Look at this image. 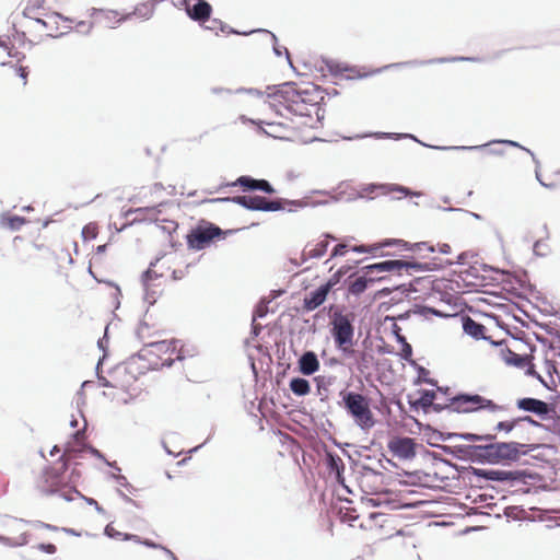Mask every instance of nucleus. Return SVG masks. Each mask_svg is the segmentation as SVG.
<instances>
[{"mask_svg": "<svg viewBox=\"0 0 560 560\" xmlns=\"http://www.w3.org/2000/svg\"><path fill=\"white\" fill-rule=\"evenodd\" d=\"M353 322L354 315L352 313L343 314L341 311H335L330 317V334L335 346L346 358H353L358 353L353 349Z\"/></svg>", "mask_w": 560, "mask_h": 560, "instance_id": "1", "label": "nucleus"}, {"mask_svg": "<svg viewBox=\"0 0 560 560\" xmlns=\"http://www.w3.org/2000/svg\"><path fill=\"white\" fill-rule=\"evenodd\" d=\"M341 397V405L347 413L353 419L354 423L362 430H370L374 427V416L370 408V400L364 395L352 392L341 390L339 393Z\"/></svg>", "mask_w": 560, "mask_h": 560, "instance_id": "2", "label": "nucleus"}, {"mask_svg": "<svg viewBox=\"0 0 560 560\" xmlns=\"http://www.w3.org/2000/svg\"><path fill=\"white\" fill-rule=\"evenodd\" d=\"M110 380H107V388L112 387L115 390L107 393V398H110L112 402L128 404L132 399V395L127 392L135 381L132 374L127 373L125 365H117L109 372Z\"/></svg>", "mask_w": 560, "mask_h": 560, "instance_id": "3", "label": "nucleus"}, {"mask_svg": "<svg viewBox=\"0 0 560 560\" xmlns=\"http://www.w3.org/2000/svg\"><path fill=\"white\" fill-rule=\"evenodd\" d=\"M495 465H511L517 463L522 456L528 455L539 448V444H525L515 441L498 442L493 440Z\"/></svg>", "mask_w": 560, "mask_h": 560, "instance_id": "4", "label": "nucleus"}, {"mask_svg": "<svg viewBox=\"0 0 560 560\" xmlns=\"http://www.w3.org/2000/svg\"><path fill=\"white\" fill-rule=\"evenodd\" d=\"M231 233H233L232 230L222 231L214 223L202 222L189 232L187 235V244L192 249L201 250L209 246L214 238Z\"/></svg>", "mask_w": 560, "mask_h": 560, "instance_id": "5", "label": "nucleus"}, {"mask_svg": "<svg viewBox=\"0 0 560 560\" xmlns=\"http://www.w3.org/2000/svg\"><path fill=\"white\" fill-rule=\"evenodd\" d=\"M451 405L453 406V411L456 412H474L482 409H488L490 411H497L501 409L500 406L494 404L492 400L487 399L478 394H457L453 398H451Z\"/></svg>", "mask_w": 560, "mask_h": 560, "instance_id": "6", "label": "nucleus"}, {"mask_svg": "<svg viewBox=\"0 0 560 560\" xmlns=\"http://www.w3.org/2000/svg\"><path fill=\"white\" fill-rule=\"evenodd\" d=\"M260 201V210L259 211H266V212H273V211H280L285 209V205L289 206L288 211L293 212L298 209L306 208V207H317V206H325L328 203V200H318V201H311L308 197L299 199V200H288L283 198H278L273 200H269L266 197L261 196Z\"/></svg>", "mask_w": 560, "mask_h": 560, "instance_id": "7", "label": "nucleus"}, {"mask_svg": "<svg viewBox=\"0 0 560 560\" xmlns=\"http://www.w3.org/2000/svg\"><path fill=\"white\" fill-rule=\"evenodd\" d=\"M156 2L154 0L145 1L137 4L131 12L120 14L115 10H107V24L112 23L110 27H116L121 22L137 18L143 21L149 20L155 11Z\"/></svg>", "mask_w": 560, "mask_h": 560, "instance_id": "8", "label": "nucleus"}, {"mask_svg": "<svg viewBox=\"0 0 560 560\" xmlns=\"http://www.w3.org/2000/svg\"><path fill=\"white\" fill-rule=\"evenodd\" d=\"M375 191H380L381 195H388L390 192H400L404 196H415L420 197L422 195L421 191H413L408 187L398 185V184H366L361 187V189L355 195H349L347 197V201H353L357 199L365 198V194H373Z\"/></svg>", "mask_w": 560, "mask_h": 560, "instance_id": "9", "label": "nucleus"}, {"mask_svg": "<svg viewBox=\"0 0 560 560\" xmlns=\"http://www.w3.org/2000/svg\"><path fill=\"white\" fill-rule=\"evenodd\" d=\"M482 62L485 61L481 57H466V56H453V57H439V58H432L428 60H408V61H401V62H394L389 63L383 67H380V69L375 70V72H383L392 68H404V67H421L425 65H434V63H448V62Z\"/></svg>", "mask_w": 560, "mask_h": 560, "instance_id": "10", "label": "nucleus"}, {"mask_svg": "<svg viewBox=\"0 0 560 560\" xmlns=\"http://www.w3.org/2000/svg\"><path fill=\"white\" fill-rule=\"evenodd\" d=\"M516 407L520 410L534 413L542 421L553 419L557 415L555 405L533 397L517 399Z\"/></svg>", "mask_w": 560, "mask_h": 560, "instance_id": "11", "label": "nucleus"}, {"mask_svg": "<svg viewBox=\"0 0 560 560\" xmlns=\"http://www.w3.org/2000/svg\"><path fill=\"white\" fill-rule=\"evenodd\" d=\"M63 450L66 454L73 456V458L83 457L86 453H90L105 463V454L91 444L85 443L79 431L70 434L69 440L65 443Z\"/></svg>", "mask_w": 560, "mask_h": 560, "instance_id": "12", "label": "nucleus"}, {"mask_svg": "<svg viewBox=\"0 0 560 560\" xmlns=\"http://www.w3.org/2000/svg\"><path fill=\"white\" fill-rule=\"evenodd\" d=\"M267 90L271 91L267 96L273 100L279 98V102L284 104V108H288L289 106H299V85L296 82L288 81L276 85H269L267 86Z\"/></svg>", "mask_w": 560, "mask_h": 560, "instance_id": "13", "label": "nucleus"}, {"mask_svg": "<svg viewBox=\"0 0 560 560\" xmlns=\"http://www.w3.org/2000/svg\"><path fill=\"white\" fill-rule=\"evenodd\" d=\"M325 90L314 83H307L305 88L299 86L298 103L299 106L311 105L316 107V116L322 119L324 110L318 106L324 103Z\"/></svg>", "mask_w": 560, "mask_h": 560, "instance_id": "14", "label": "nucleus"}, {"mask_svg": "<svg viewBox=\"0 0 560 560\" xmlns=\"http://www.w3.org/2000/svg\"><path fill=\"white\" fill-rule=\"evenodd\" d=\"M67 456V458L65 455L59 456L57 460L59 464L58 467L47 466L44 468L43 474L45 477V483H52L56 487L66 488L67 475L69 474L70 466L72 465V462L70 460L71 456L68 454Z\"/></svg>", "mask_w": 560, "mask_h": 560, "instance_id": "15", "label": "nucleus"}, {"mask_svg": "<svg viewBox=\"0 0 560 560\" xmlns=\"http://www.w3.org/2000/svg\"><path fill=\"white\" fill-rule=\"evenodd\" d=\"M164 201H160L158 203H154L153 206H147V207H140L136 209H128L124 215L127 218L130 214H135V218L127 223L121 224L120 228H117L116 223H114L115 229L117 232L125 229L127 225L135 223V222H142V221H158L159 215L161 213V207L164 206Z\"/></svg>", "mask_w": 560, "mask_h": 560, "instance_id": "16", "label": "nucleus"}, {"mask_svg": "<svg viewBox=\"0 0 560 560\" xmlns=\"http://www.w3.org/2000/svg\"><path fill=\"white\" fill-rule=\"evenodd\" d=\"M188 18L200 25H205L212 14V5L206 0H183Z\"/></svg>", "mask_w": 560, "mask_h": 560, "instance_id": "17", "label": "nucleus"}, {"mask_svg": "<svg viewBox=\"0 0 560 560\" xmlns=\"http://www.w3.org/2000/svg\"><path fill=\"white\" fill-rule=\"evenodd\" d=\"M416 441L412 438L396 436L388 442L387 447L394 456L408 460L416 457Z\"/></svg>", "mask_w": 560, "mask_h": 560, "instance_id": "18", "label": "nucleus"}, {"mask_svg": "<svg viewBox=\"0 0 560 560\" xmlns=\"http://www.w3.org/2000/svg\"><path fill=\"white\" fill-rule=\"evenodd\" d=\"M422 147L431 148L440 151H478L482 155H491V154H502V151L493 150L489 147L492 142H487L480 145H432L430 142H419ZM511 147L521 148L520 143L516 141L505 142Z\"/></svg>", "mask_w": 560, "mask_h": 560, "instance_id": "19", "label": "nucleus"}, {"mask_svg": "<svg viewBox=\"0 0 560 560\" xmlns=\"http://www.w3.org/2000/svg\"><path fill=\"white\" fill-rule=\"evenodd\" d=\"M230 186H240L243 188L244 191H254L259 190L265 194H273L275 188L267 179H256L252 176L242 175L240 176L235 182L233 183H225L221 185L220 189L223 187H230Z\"/></svg>", "mask_w": 560, "mask_h": 560, "instance_id": "20", "label": "nucleus"}, {"mask_svg": "<svg viewBox=\"0 0 560 560\" xmlns=\"http://www.w3.org/2000/svg\"><path fill=\"white\" fill-rule=\"evenodd\" d=\"M107 537H110V538H121L122 540H133L135 542H138V544H141L148 548H152V549H161L165 556L171 559V560H175L177 557L174 555V552L172 550H170L168 548H166L165 546H162L160 544H156L154 542L153 540L151 539H147V538H141L140 536L138 535H133V534H122L120 532H117L115 530L110 524H107Z\"/></svg>", "mask_w": 560, "mask_h": 560, "instance_id": "21", "label": "nucleus"}, {"mask_svg": "<svg viewBox=\"0 0 560 560\" xmlns=\"http://www.w3.org/2000/svg\"><path fill=\"white\" fill-rule=\"evenodd\" d=\"M240 119L243 122H248L250 128L256 131V136L258 137H268L272 138L273 140H291L289 137L280 136L277 133L278 129H280L282 126L281 124H275V122H265L262 120H254L246 118L244 115L240 117Z\"/></svg>", "mask_w": 560, "mask_h": 560, "instance_id": "22", "label": "nucleus"}, {"mask_svg": "<svg viewBox=\"0 0 560 560\" xmlns=\"http://www.w3.org/2000/svg\"><path fill=\"white\" fill-rule=\"evenodd\" d=\"M324 63H325L326 68L328 69V71H329V73L331 75H340L345 71L351 72L352 74L347 75L348 80L364 79V78H368V77H371L373 74H377L378 73V72H375V69L371 70L370 72H363L362 73L360 71V69H358L357 67H348L346 65H342V63L337 62V61L331 60V59H324ZM378 68H376V70Z\"/></svg>", "mask_w": 560, "mask_h": 560, "instance_id": "23", "label": "nucleus"}, {"mask_svg": "<svg viewBox=\"0 0 560 560\" xmlns=\"http://www.w3.org/2000/svg\"><path fill=\"white\" fill-rule=\"evenodd\" d=\"M325 240L319 241L314 248L307 249L308 245L304 248V250L301 254V261H298L296 259H290V261L299 267L302 264L306 262L310 258H320L323 257L327 248L329 246L328 240H336V237L329 233L324 234Z\"/></svg>", "mask_w": 560, "mask_h": 560, "instance_id": "24", "label": "nucleus"}, {"mask_svg": "<svg viewBox=\"0 0 560 560\" xmlns=\"http://www.w3.org/2000/svg\"><path fill=\"white\" fill-rule=\"evenodd\" d=\"M374 137L376 139H387V140H420L416 135L409 132H365L362 135L355 136H342L340 140H360L363 138Z\"/></svg>", "mask_w": 560, "mask_h": 560, "instance_id": "25", "label": "nucleus"}, {"mask_svg": "<svg viewBox=\"0 0 560 560\" xmlns=\"http://www.w3.org/2000/svg\"><path fill=\"white\" fill-rule=\"evenodd\" d=\"M471 462L495 465L493 441H485V444H474Z\"/></svg>", "mask_w": 560, "mask_h": 560, "instance_id": "26", "label": "nucleus"}, {"mask_svg": "<svg viewBox=\"0 0 560 560\" xmlns=\"http://www.w3.org/2000/svg\"><path fill=\"white\" fill-rule=\"evenodd\" d=\"M260 201L261 196H234V197H221L213 198L210 202H233L242 206L243 208L250 211H259L260 210Z\"/></svg>", "mask_w": 560, "mask_h": 560, "instance_id": "27", "label": "nucleus"}, {"mask_svg": "<svg viewBox=\"0 0 560 560\" xmlns=\"http://www.w3.org/2000/svg\"><path fill=\"white\" fill-rule=\"evenodd\" d=\"M329 293V284H322L317 289L311 291L303 300V307L311 312L319 307L327 299Z\"/></svg>", "mask_w": 560, "mask_h": 560, "instance_id": "28", "label": "nucleus"}, {"mask_svg": "<svg viewBox=\"0 0 560 560\" xmlns=\"http://www.w3.org/2000/svg\"><path fill=\"white\" fill-rule=\"evenodd\" d=\"M319 366L320 364L318 357L312 350L303 352V354L298 360L299 372L305 376H310L316 373L319 370Z\"/></svg>", "mask_w": 560, "mask_h": 560, "instance_id": "29", "label": "nucleus"}, {"mask_svg": "<svg viewBox=\"0 0 560 560\" xmlns=\"http://www.w3.org/2000/svg\"><path fill=\"white\" fill-rule=\"evenodd\" d=\"M527 474L525 470H490V481L498 482H525Z\"/></svg>", "mask_w": 560, "mask_h": 560, "instance_id": "30", "label": "nucleus"}, {"mask_svg": "<svg viewBox=\"0 0 560 560\" xmlns=\"http://www.w3.org/2000/svg\"><path fill=\"white\" fill-rule=\"evenodd\" d=\"M463 323V330L466 335L470 336L471 338L479 340H490V337H487L485 335L486 327L472 319L469 316H464L462 318Z\"/></svg>", "mask_w": 560, "mask_h": 560, "instance_id": "31", "label": "nucleus"}, {"mask_svg": "<svg viewBox=\"0 0 560 560\" xmlns=\"http://www.w3.org/2000/svg\"><path fill=\"white\" fill-rule=\"evenodd\" d=\"M440 448L447 455L453 456L459 460L471 462V454L474 451V444H458V445H441Z\"/></svg>", "mask_w": 560, "mask_h": 560, "instance_id": "32", "label": "nucleus"}, {"mask_svg": "<svg viewBox=\"0 0 560 560\" xmlns=\"http://www.w3.org/2000/svg\"><path fill=\"white\" fill-rule=\"evenodd\" d=\"M28 219L19 214H12L4 211L0 214V225L7 228L11 232H18L21 228L28 223Z\"/></svg>", "mask_w": 560, "mask_h": 560, "instance_id": "33", "label": "nucleus"}, {"mask_svg": "<svg viewBox=\"0 0 560 560\" xmlns=\"http://www.w3.org/2000/svg\"><path fill=\"white\" fill-rule=\"evenodd\" d=\"M179 340L173 339L170 341L163 340L158 342H152L150 346L156 348L158 351L161 352H170L176 353L175 360L182 361L185 359L186 352L183 346L179 347Z\"/></svg>", "mask_w": 560, "mask_h": 560, "instance_id": "34", "label": "nucleus"}, {"mask_svg": "<svg viewBox=\"0 0 560 560\" xmlns=\"http://www.w3.org/2000/svg\"><path fill=\"white\" fill-rule=\"evenodd\" d=\"M442 441H448V440H465L468 442H485V441H493L495 440L497 435L494 434H476V433H446L440 435Z\"/></svg>", "mask_w": 560, "mask_h": 560, "instance_id": "35", "label": "nucleus"}, {"mask_svg": "<svg viewBox=\"0 0 560 560\" xmlns=\"http://www.w3.org/2000/svg\"><path fill=\"white\" fill-rule=\"evenodd\" d=\"M113 479L117 485V493L126 501L133 505L137 503L130 499L126 493L120 490V487L125 488L129 493H132L136 489L128 482L127 478L120 474L107 471V480Z\"/></svg>", "mask_w": 560, "mask_h": 560, "instance_id": "36", "label": "nucleus"}, {"mask_svg": "<svg viewBox=\"0 0 560 560\" xmlns=\"http://www.w3.org/2000/svg\"><path fill=\"white\" fill-rule=\"evenodd\" d=\"M316 383V394L319 396L320 401H327L329 397V387L335 383L336 376L332 375H317L314 377Z\"/></svg>", "mask_w": 560, "mask_h": 560, "instance_id": "37", "label": "nucleus"}, {"mask_svg": "<svg viewBox=\"0 0 560 560\" xmlns=\"http://www.w3.org/2000/svg\"><path fill=\"white\" fill-rule=\"evenodd\" d=\"M256 33H261V34H266L270 37L271 39V43H272V51L273 54L277 56V57H281L282 55H285V58L288 60V63L290 65V67L295 70L293 63H292V60H291V55L288 50L287 47L284 46H280L278 44V37L275 33H272L271 31L269 30H266V28H256Z\"/></svg>", "mask_w": 560, "mask_h": 560, "instance_id": "38", "label": "nucleus"}, {"mask_svg": "<svg viewBox=\"0 0 560 560\" xmlns=\"http://www.w3.org/2000/svg\"><path fill=\"white\" fill-rule=\"evenodd\" d=\"M436 397L434 390L422 389L420 390V397L417 400L409 401L412 409L421 408L424 412L430 410V407L433 406V401Z\"/></svg>", "mask_w": 560, "mask_h": 560, "instance_id": "39", "label": "nucleus"}, {"mask_svg": "<svg viewBox=\"0 0 560 560\" xmlns=\"http://www.w3.org/2000/svg\"><path fill=\"white\" fill-rule=\"evenodd\" d=\"M501 358L508 365L516 368H524L527 364L528 358L513 352L510 348L504 347L501 349Z\"/></svg>", "mask_w": 560, "mask_h": 560, "instance_id": "40", "label": "nucleus"}, {"mask_svg": "<svg viewBox=\"0 0 560 560\" xmlns=\"http://www.w3.org/2000/svg\"><path fill=\"white\" fill-rule=\"evenodd\" d=\"M366 275L357 278L355 280L351 281L348 287V293L352 295H360L362 294L369 287L370 282L375 281L373 278H366ZM385 280V277H380L376 279V281H383Z\"/></svg>", "mask_w": 560, "mask_h": 560, "instance_id": "41", "label": "nucleus"}, {"mask_svg": "<svg viewBox=\"0 0 560 560\" xmlns=\"http://www.w3.org/2000/svg\"><path fill=\"white\" fill-rule=\"evenodd\" d=\"M97 348L102 352V354L100 355L95 365V375L97 377L98 386L105 387V376L103 375V365L105 363V334L98 337Z\"/></svg>", "mask_w": 560, "mask_h": 560, "instance_id": "42", "label": "nucleus"}, {"mask_svg": "<svg viewBox=\"0 0 560 560\" xmlns=\"http://www.w3.org/2000/svg\"><path fill=\"white\" fill-rule=\"evenodd\" d=\"M159 261V258H156L154 261H152L149 266V268L142 273L141 281L144 290V296L143 299L145 301H150V283L154 280L160 278L162 275H159L156 271L153 270V267Z\"/></svg>", "mask_w": 560, "mask_h": 560, "instance_id": "43", "label": "nucleus"}, {"mask_svg": "<svg viewBox=\"0 0 560 560\" xmlns=\"http://www.w3.org/2000/svg\"><path fill=\"white\" fill-rule=\"evenodd\" d=\"M409 275H412L410 270L413 272H428L438 269V264L435 262H418L413 260H405L404 268Z\"/></svg>", "mask_w": 560, "mask_h": 560, "instance_id": "44", "label": "nucleus"}, {"mask_svg": "<svg viewBox=\"0 0 560 560\" xmlns=\"http://www.w3.org/2000/svg\"><path fill=\"white\" fill-rule=\"evenodd\" d=\"M291 392L296 396H306L311 392L310 382L303 377H293L289 383Z\"/></svg>", "mask_w": 560, "mask_h": 560, "instance_id": "45", "label": "nucleus"}, {"mask_svg": "<svg viewBox=\"0 0 560 560\" xmlns=\"http://www.w3.org/2000/svg\"><path fill=\"white\" fill-rule=\"evenodd\" d=\"M326 464L330 471L336 472L338 476H340L345 469L342 459L332 452L326 453Z\"/></svg>", "mask_w": 560, "mask_h": 560, "instance_id": "46", "label": "nucleus"}, {"mask_svg": "<svg viewBox=\"0 0 560 560\" xmlns=\"http://www.w3.org/2000/svg\"><path fill=\"white\" fill-rule=\"evenodd\" d=\"M165 189L166 188L161 183H155L149 189L140 191L139 196L140 198L151 197V201L158 203L161 192Z\"/></svg>", "mask_w": 560, "mask_h": 560, "instance_id": "47", "label": "nucleus"}, {"mask_svg": "<svg viewBox=\"0 0 560 560\" xmlns=\"http://www.w3.org/2000/svg\"><path fill=\"white\" fill-rule=\"evenodd\" d=\"M78 463H72L69 469V474L67 475L66 488H70L74 493V490H78L75 487L81 478L80 470L77 469Z\"/></svg>", "mask_w": 560, "mask_h": 560, "instance_id": "48", "label": "nucleus"}, {"mask_svg": "<svg viewBox=\"0 0 560 560\" xmlns=\"http://www.w3.org/2000/svg\"><path fill=\"white\" fill-rule=\"evenodd\" d=\"M212 23H218V27L219 30L222 32V33H226V34H234V35H242V36H248L250 34H254L256 33V30H250V31H238L230 25H228L226 23L222 22L221 20L219 19H212Z\"/></svg>", "mask_w": 560, "mask_h": 560, "instance_id": "49", "label": "nucleus"}, {"mask_svg": "<svg viewBox=\"0 0 560 560\" xmlns=\"http://www.w3.org/2000/svg\"><path fill=\"white\" fill-rule=\"evenodd\" d=\"M98 225L95 222H90L82 228L81 236L83 242H90L97 237Z\"/></svg>", "mask_w": 560, "mask_h": 560, "instance_id": "50", "label": "nucleus"}, {"mask_svg": "<svg viewBox=\"0 0 560 560\" xmlns=\"http://www.w3.org/2000/svg\"><path fill=\"white\" fill-rule=\"evenodd\" d=\"M405 266L402 259H388L382 261L383 272L400 271Z\"/></svg>", "mask_w": 560, "mask_h": 560, "instance_id": "51", "label": "nucleus"}, {"mask_svg": "<svg viewBox=\"0 0 560 560\" xmlns=\"http://www.w3.org/2000/svg\"><path fill=\"white\" fill-rule=\"evenodd\" d=\"M398 342L401 345V352H400L401 359H404L405 361L411 362L412 364L416 365V362L412 361V347L410 346V343L407 342L406 337H399Z\"/></svg>", "mask_w": 560, "mask_h": 560, "instance_id": "52", "label": "nucleus"}, {"mask_svg": "<svg viewBox=\"0 0 560 560\" xmlns=\"http://www.w3.org/2000/svg\"><path fill=\"white\" fill-rule=\"evenodd\" d=\"M15 521H19L21 523H24V524H27V525H32L36 528H45V529H48V530H51V532H59V527L56 526V525H52V524H48V523H45L43 521H28V520H24V518H18V517H14Z\"/></svg>", "mask_w": 560, "mask_h": 560, "instance_id": "53", "label": "nucleus"}, {"mask_svg": "<svg viewBox=\"0 0 560 560\" xmlns=\"http://www.w3.org/2000/svg\"><path fill=\"white\" fill-rule=\"evenodd\" d=\"M94 385H95L94 381H90V380L84 381L81 384L80 389L77 392L75 404H77V408H78V410L80 412H81V406H83L85 404V400H84V389L86 387L94 386Z\"/></svg>", "mask_w": 560, "mask_h": 560, "instance_id": "54", "label": "nucleus"}, {"mask_svg": "<svg viewBox=\"0 0 560 560\" xmlns=\"http://www.w3.org/2000/svg\"><path fill=\"white\" fill-rule=\"evenodd\" d=\"M517 424L518 420H516V418L511 420H504L497 423L495 430L509 434L517 427Z\"/></svg>", "mask_w": 560, "mask_h": 560, "instance_id": "55", "label": "nucleus"}, {"mask_svg": "<svg viewBox=\"0 0 560 560\" xmlns=\"http://www.w3.org/2000/svg\"><path fill=\"white\" fill-rule=\"evenodd\" d=\"M31 534L28 532H24L20 535L19 539H13L10 537V541L5 542V546L11 548L26 546L30 542Z\"/></svg>", "mask_w": 560, "mask_h": 560, "instance_id": "56", "label": "nucleus"}, {"mask_svg": "<svg viewBox=\"0 0 560 560\" xmlns=\"http://www.w3.org/2000/svg\"><path fill=\"white\" fill-rule=\"evenodd\" d=\"M77 497L82 499L86 504L94 506L98 514H105V509L94 498L82 494L79 490H74Z\"/></svg>", "mask_w": 560, "mask_h": 560, "instance_id": "57", "label": "nucleus"}, {"mask_svg": "<svg viewBox=\"0 0 560 560\" xmlns=\"http://www.w3.org/2000/svg\"><path fill=\"white\" fill-rule=\"evenodd\" d=\"M268 301L261 300L255 307L253 319L256 322L257 318H264L268 314Z\"/></svg>", "mask_w": 560, "mask_h": 560, "instance_id": "58", "label": "nucleus"}, {"mask_svg": "<svg viewBox=\"0 0 560 560\" xmlns=\"http://www.w3.org/2000/svg\"><path fill=\"white\" fill-rule=\"evenodd\" d=\"M490 470L483 468L469 467V472L477 477L478 479L489 480L490 481Z\"/></svg>", "mask_w": 560, "mask_h": 560, "instance_id": "59", "label": "nucleus"}, {"mask_svg": "<svg viewBox=\"0 0 560 560\" xmlns=\"http://www.w3.org/2000/svg\"><path fill=\"white\" fill-rule=\"evenodd\" d=\"M411 250L413 252H419L421 253L422 250H427V252H430V253H434L435 252V247L427 242H419V243H415L410 246Z\"/></svg>", "mask_w": 560, "mask_h": 560, "instance_id": "60", "label": "nucleus"}, {"mask_svg": "<svg viewBox=\"0 0 560 560\" xmlns=\"http://www.w3.org/2000/svg\"><path fill=\"white\" fill-rule=\"evenodd\" d=\"M43 4H44V1H37V2H36V3H34V4H30V3H28V4L25 7V9L23 10V12H22L23 16H24V18H26V19H32V18H34V16L32 15V13H33V12H35L36 10H39L40 8H43Z\"/></svg>", "mask_w": 560, "mask_h": 560, "instance_id": "61", "label": "nucleus"}, {"mask_svg": "<svg viewBox=\"0 0 560 560\" xmlns=\"http://www.w3.org/2000/svg\"><path fill=\"white\" fill-rule=\"evenodd\" d=\"M35 548L47 555H55L57 552V547L52 542H39Z\"/></svg>", "mask_w": 560, "mask_h": 560, "instance_id": "62", "label": "nucleus"}, {"mask_svg": "<svg viewBox=\"0 0 560 560\" xmlns=\"http://www.w3.org/2000/svg\"><path fill=\"white\" fill-rule=\"evenodd\" d=\"M60 488L61 487H56L52 483H46V486L40 487V492L47 497L58 495V493H60Z\"/></svg>", "mask_w": 560, "mask_h": 560, "instance_id": "63", "label": "nucleus"}, {"mask_svg": "<svg viewBox=\"0 0 560 560\" xmlns=\"http://www.w3.org/2000/svg\"><path fill=\"white\" fill-rule=\"evenodd\" d=\"M307 105H304V106H294V107H291L289 106L288 108H285L288 112L294 114V115H298V116H306V117H312V114L311 112L307 109L306 107Z\"/></svg>", "mask_w": 560, "mask_h": 560, "instance_id": "64", "label": "nucleus"}]
</instances>
